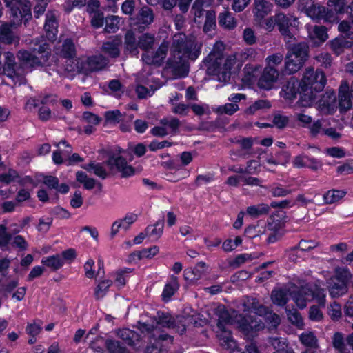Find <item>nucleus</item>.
<instances>
[{
  "label": "nucleus",
  "instance_id": "47",
  "mask_svg": "<svg viewBox=\"0 0 353 353\" xmlns=\"http://www.w3.org/2000/svg\"><path fill=\"white\" fill-rule=\"evenodd\" d=\"M83 168L90 172H93L95 175L102 179L105 178L107 176L105 170L100 163H91L88 165H84Z\"/></svg>",
  "mask_w": 353,
  "mask_h": 353
},
{
  "label": "nucleus",
  "instance_id": "34",
  "mask_svg": "<svg viewBox=\"0 0 353 353\" xmlns=\"http://www.w3.org/2000/svg\"><path fill=\"white\" fill-rule=\"evenodd\" d=\"M329 43L333 52L338 55L341 54L345 48L351 46L350 43L343 37H336L330 41Z\"/></svg>",
  "mask_w": 353,
  "mask_h": 353
},
{
  "label": "nucleus",
  "instance_id": "62",
  "mask_svg": "<svg viewBox=\"0 0 353 353\" xmlns=\"http://www.w3.org/2000/svg\"><path fill=\"white\" fill-rule=\"evenodd\" d=\"M18 176L17 172L14 170L9 169L5 172L0 170V181L6 183L14 181Z\"/></svg>",
  "mask_w": 353,
  "mask_h": 353
},
{
  "label": "nucleus",
  "instance_id": "16",
  "mask_svg": "<svg viewBox=\"0 0 353 353\" xmlns=\"http://www.w3.org/2000/svg\"><path fill=\"white\" fill-rule=\"evenodd\" d=\"M55 53L71 61L72 64L70 65H75L77 63L76 60H79V59H75L76 47L73 41L69 39H65L61 46L55 48Z\"/></svg>",
  "mask_w": 353,
  "mask_h": 353
},
{
  "label": "nucleus",
  "instance_id": "23",
  "mask_svg": "<svg viewBox=\"0 0 353 353\" xmlns=\"http://www.w3.org/2000/svg\"><path fill=\"white\" fill-rule=\"evenodd\" d=\"M58 23L57 21V13L55 12H48L46 14V20L44 26L46 37L50 41H53L57 34Z\"/></svg>",
  "mask_w": 353,
  "mask_h": 353
},
{
  "label": "nucleus",
  "instance_id": "19",
  "mask_svg": "<svg viewBox=\"0 0 353 353\" xmlns=\"http://www.w3.org/2000/svg\"><path fill=\"white\" fill-rule=\"evenodd\" d=\"M215 314L218 318L217 327L218 329H223L226 325L235 323L236 325V316L230 314L223 305H219L215 309Z\"/></svg>",
  "mask_w": 353,
  "mask_h": 353
},
{
  "label": "nucleus",
  "instance_id": "59",
  "mask_svg": "<svg viewBox=\"0 0 353 353\" xmlns=\"http://www.w3.org/2000/svg\"><path fill=\"white\" fill-rule=\"evenodd\" d=\"M289 321L296 326L301 327L303 325V322L300 313L296 310H289L287 313Z\"/></svg>",
  "mask_w": 353,
  "mask_h": 353
},
{
  "label": "nucleus",
  "instance_id": "58",
  "mask_svg": "<svg viewBox=\"0 0 353 353\" xmlns=\"http://www.w3.org/2000/svg\"><path fill=\"white\" fill-rule=\"evenodd\" d=\"M326 127V121L323 120H318L312 123L310 126V132L312 136L319 134L323 135L325 128Z\"/></svg>",
  "mask_w": 353,
  "mask_h": 353
},
{
  "label": "nucleus",
  "instance_id": "33",
  "mask_svg": "<svg viewBox=\"0 0 353 353\" xmlns=\"http://www.w3.org/2000/svg\"><path fill=\"white\" fill-rule=\"evenodd\" d=\"M319 245V242L314 240H301L299 242L298 247H294L290 250L289 259L292 261L294 260L292 255H294L299 249L303 251H309L316 248Z\"/></svg>",
  "mask_w": 353,
  "mask_h": 353
},
{
  "label": "nucleus",
  "instance_id": "30",
  "mask_svg": "<svg viewBox=\"0 0 353 353\" xmlns=\"http://www.w3.org/2000/svg\"><path fill=\"white\" fill-rule=\"evenodd\" d=\"M43 183L51 189H54L61 193H67L69 190V187L65 183L59 185V180L57 177L52 176H46L43 178Z\"/></svg>",
  "mask_w": 353,
  "mask_h": 353
},
{
  "label": "nucleus",
  "instance_id": "48",
  "mask_svg": "<svg viewBox=\"0 0 353 353\" xmlns=\"http://www.w3.org/2000/svg\"><path fill=\"white\" fill-rule=\"evenodd\" d=\"M131 271L130 269L125 268L120 270L114 274V285L117 289H120L123 287L126 283L125 274L130 273Z\"/></svg>",
  "mask_w": 353,
  "mask_h": 353
},
{
  "label": "nucleus",
  "instance_id": "28",
  "mask_svg": "<svg viewBox=\"0 0 353 353\" xmlns=\"http://www.w3.org/2000/svg\"><path fill=\"white\" fill-rule=\"evenodd\" d=\"M290 290H291V288L272 290L271 294L272 302L280 306L285 305L288 299V296L290 295Z\"/></svg>",
  "mask_w": 353,
  "mask_h": 353
},
{
  "label": "nucleus",
  "instance_id": "42",
  "mask_svg": "<svg viewBox=\"0 0 353 353\" xmlns=\"http://www.w3.org/2000/svg\"><path fill=\"white\" fill-rule=\"evenodd\" d=\"M333 346L339 353H351L344 342L343 334L336 332L333 336Z\"/></svg>",
  "mask_w": 353,
  "mask_h": 353
},
{
  "label": "nucleus",
  "instance_id": "32",
  "mask_svg": "<svg viewBox=\"0 0 353 353\" xmlns=\"http://www.w3.org/2000/svg\"><path fill=\"white\" fill-rule=\"evenodd\" d=\"M125 46L130 53L137 55L139 54V41H137L134 33L129 30L127 32L125 38Z\"/></svg>",
  "mask_w": 353,
  "mask_h": 353
},
{
  "label": "nucleus",
  "instance_id": "39",
  "mask_svg": "<svg viewBox=\"0 0 353 353\" xmlns=\"http://www.w3.org/2000/svg\"><path fill=\"white\" fill-rule=\"evenodd\" d=\"M169 102L172 105L171 111L172 113L181 117H185L188 114L190 105L174 102L173 99H170Z\"/></svg>",
  "mask_w": 353,
  "mask_h": 353
},
{
  "label": "nucleus",
  "instance_id": "22",
  "mask_svg": "<svg viewBox=\"0 0 353 353\" xmlns=\"http://www.w3.org/2000/svg\"><path fill=\"white\" fill-rule=\"evenodd\" d=\"M5 59L4 67L3 68L1 67V70L0 71V73L3 72L8 77L12 79L13 81H15V78H18L19 76L21 75V73L15 68L16 63L14 55V54L8 52L5 54ZM0 66H1V64Z\"/></svg>",
  "mask_w": 353,
  "mask_h": 353
},
{
  "label": "nucleus",
  "instance_id": "4",
  "mask_svg": "<svg viewBox=\"0 0 353 353\" xmlns=\"http://www.w3.org/2000/svg\"><path fill=\"white\" fill-rule=\"evenodd\" d=\"M219 43H216L213 50L207 57L208 61V71L209 73L219 76L221 74L224 81L230 78V70L238 61L237 55L230 54L224 58L221 50H216V47Z\"/></svg>",
  "mask_w": 353,
  "mask_h": 353
},
{
  "label": "nucleus",
  "instance_id": "40",
  "mask_svg": "<svg viewBox=\"0 0 353 353\" xmlns=\"http://www.w3.org/2000/svg\"><path fill=\"white\" fill-rule=\"evenodd\" d=\"M299 340L305 346L310 348H316L318 347L317 339L314 333L305 332L299 336Z\"/></svg>",
  "mask_w": 353,
  "mask_h": 353
},
{
  "label": "nucleus",
  "instance_id": "25",
  "mask_svg": "<svg viewBox=\"0 0 353 353\" xmlns=\"http://www.w3.org/2000/svg\"><path fill=\"white\" fill-rule=\"evenodd\" d=\"M348 90L349 85L345 82L342 83L339 88V106L341 109L344 110H347L352 107L351 99Z\"/></svg>",
  "mask_w": 353,
  "mask_h": 353
},
{
  "label": "nucleus",
  "instance_id": "6",
  "mask_svg": "<svg viewBox=\"0 0 353 353\" xmlns=\"http://www.w3.org/2000/svg\"><path fill=\"white\" fill-rule=\"evenodd\" d=\"M308 49L307 44L304 42L288 47L285 61L286 73L290 74L296 73L303 67L308 57Z\"/></svg>",
  "mask_w": 353,
  "mask_h": 353
},
{
  "label": "nucleus",
  "instance_id": "1",
  "mask_svg": "<svg viewBox=\"0 0 353 353\" xmlns=\"http://www.w3.org/2000/svg\"><path fill=\"white\" fill-rule=\"evenodd\" d=\"M201 46V43L194 36L188 37L183 33L174 35L168 65L175 77L182 78L188 74V61L199 57Z\"/></svg>",
  "mask_w": 353,
  "mask_h": 353
},
{
  "label": "nucleus",
  "instance_id": "41",
  "mask_svg": "<svg viewBox=\"0 0 353 353\" xmlns=\"http://www.w3.org/2000/svg\"><path fill=\"white\" fill-rule=\"evenodd\" d=\"M179 287L176 277H172L169 283L165 285L162 296L164 300L169 299L178 290Z\"/></svg>",
  "mask_w": 353,
  "mask_h": 353
},
{
  "label": "nucleus",
  "instance_id": "27",
  "mask_svg": "<svg viewBox=\"0 0 353 353\" xmlns=\"http://www.w3.org/2000/svg\"><path fill=\"white\" fill-rule=\"evenodd\" d=\"M137 23L143 25L144 28L154 21V13L151 8L144 6L140 9L136 18Z\"/></svg>",
  "mask_w": 353,
  "mask_h": 353
},
{
  "label": "nucleus",
  "instance_id": "35",
  "mask_svg": "<svg viewBox=\"0 0 353 353\" xmlns=\"http://www.w3.org/2000/svg\"><path fill=\"white\" fill-rule=\"evenodd\" d=\"M41 263L53 270H57L64 265V261L59 254L44 257L42 259Z\"/></svg>",
  "mask_w": 353,
  "mask_h": 353
},
{
  "label": "nucleus",
  "instance_id": "61",
  "mask_svg": "<svg viewBox=\"0 0 353 353\" xmlns=\"http://www.w3.org/2000/svg\"><path fill=\"white\" fill-rule=\"evenodd\" d=\"M269 341L276 351H283L287 348H290L287 345L285 339L272 337L270 339Z\"/></svg>",
  "mask_w": 353,
  "mask_h": 353
},
{
  "label": "nucleus",
  "instance_id": "14",
  "mask_svg": "<svg viewBox=\"0 0 353 353\" xmlns=\"http://www.w3.org/2000/svg\"><path fill=\"white\" fill-rule=\"evenodd\" d=\"M168 50V43L163 42L155 52L145 51L142 56L143 61L148 65H160Z\"/></svg>",
  "mask_w": 353,
  "mask_h": 353
},
{
  "label": "nucleus",
  "instance_id": "26",
  "mask_svg": "<svg viewBox=\"0 0 353 353\" xmlns=\"http://www.w3.org/2000/svg\"><path fill=\"white\" fill-rule=\"evenodd\" d=\"M348 291L347 285L341 281L331 279L329 285V292L332 297L337 298L345 294Z\"/></svg>",
  "mask_w": 353,
  "mask_h": 353
},
{
  "label": "nucleus",
  "instance_id": "13",
  "mask_svg": "<svg viewBox=\"0 0 353 353\" xmlns=\"http://www.w3.org/2000/svg\"><path fill=\"white\" fill-rule=\"evenodd\" d=\"M292 165L296 168H308L313 172H317L322 170L323 164L320 159L302 153L294 157Z\"/></svg>",
  "mask_w": 353,
  "mask_h": 353
},
{
  "label": "nucleus",
  "instance_id": "54",
  "mask_svg": "<svg viewBox=\"0 0 353 353\" xmlns=\"http://www.w3.org/2000/svg\"><path fill=\"white\" fill-rule=\"evenodd\" d=\"M239 108L236 103H226L223 105L218 106L215 112L219 114H225L228 115H232L239 110Z\"/></svg>",
  "mask_w": 353,
  "mask_h": 353
},
{
  "label": "nucleus",
  "instance_id": "37",
  "mask_svg": "<svg viewBox=\"0 0 353 353\" xmlns=\"http://www.w3.org/2000/svg\"><path fill=\"white\" fill-rule=\"evenodd\" d=\"M164 227L163 220L158 221L154 225H149L145 229L146 234L154 239H159L162 235Z\"/></svg>",
  "mask_w": 353,
  "mask_h": 353
},
{
  "label": "nucleus",
  "instance_id": "21",
  "mask_svg": "<svg viewBox=\"0 0 353 353\" xmlns=\"http://www.w3.org/2000/svg\"><path fill=\"white\" fill-rule=\"evenodd\" d=\"M279 77V72L276 68L265 65L260 77L259 83L263 88L270 89L273 83L277 81Z\"/></svg>",
  "mask_w": 353,
  "mask_h": 353
},
{
  "label": "nucleus",
  "instance_id": "60",
  "mask_svg": "<svg viewBox=\"0 0 353 353\" xmlns=\"http://www.w3.org/2000/svg\"><path fill=\"white\" fill-rule=\"evenodd\" d=\"M235 54L237 55L238 61L243 62L245 60L254 59L256 55V52L253 48H247Z\"/></svg>",
  "mask_w": 353,
  "mask_h": 353
},
{
  "label": "nucleus",
  "instance_id": "31",
  "mask_svg": "<svg viewBox=\"0 0 353 353\" xmlns=\"http://www.w3.org/2000/svg\"><path fill=\"white\" fill-rule=\"evenodd\" d=\"M219 23L227 29H233L236 25L237 22L232 14L228 10L221 12L219 15Z\"/></svg>",
  "mask_w": 353,
  "mask_h": 353
},
{
  "label": "nucleus",
  "instance_id": "57",
  "mask_svg": "<svg viewBox=\"0 0 353 353\" xmlns=\"http://www.w3.org/2000/svg\"><path fill=\"white\" fill-rule=\"evenodd\" d=\"M160 123L162 125L168 126L173 132H176L181 125V122L179 119L173 117L163 118L161 119Z\"/></svg>",
  "mask_w": 353,
  "mask_h": 353
},
{
  "label": "nucleus",
  "instance_id": "51",
  "mask_svg": "<svg viewBox=\"0 0 353 353\" xmlns=\"http://www.w3.org/2000/svg\"><path fill=\"white\" fill-rule=\"evenodd\" d=\"M269 108H270V104L267 100H257L247 108L245 112L247 114H253L259 110L268 109Z\"/></svg>",
  "mask_w": 353,
  "mask_h": 353
},
{
  "label": "nucleus",
  "instance_id": "2",
  "mask_svg": "<svg viewBox=\"0 0 353 353\" xmlns=\"http://www.w3.org/2000/svg\"><path fill=\"white\" fill-rule=\"evenodd\" d=\"M157 319H154L151 323L138 322V328L145 334L148 339H159L162 341H169L172 342V337L167 334H163L161 328L167 327L173 329L176 332L183 334L186 327L185 321L188 319L185 317L174 318L168 314L158 313Z\"/></svg>",
  "mask_w": 353,
  "mask_h": 353
},
{
  "label": "nucleus",
  "instance_id": "7",
  "mask_svg": "<svg viewBox=\"0 0 353 353\" xmlns=\"http://www.w3.org/2000/svg\"><path fill=\"white\" fill-rule=\"evenodd\" d=\"M50 50L48 45L44 43L40 45L38 49H34L32 52L19 50L17 53V58L28 70L35 66L45 65L50 57Z\"/></svg>",
  "mask_w": 353,
  "mask_h": 353
},
{
  "label": "nucleus",
  "instance_id": "29",
  "mask_svg": "<svg viewBox=\"0 0 353 353\" xmlns=\"http://www.w3.org/2000/svg\"><path fill=\"white\" fill-rule=\"evenodd\" d=\"M217 336L221 341V345L226 348L236 347V341L233 340L230 332L226 328L219 329Z\"/></svg>",
  "mask_w": 353,
  "mask_h": 353
},
{
  "label": "nucleus",
  "instance_id": "20",
  "mask_svg": "<svg viewBox=\"0 0 353 353\" xmlns=\"http://www.w3.org/2000/svg\"><path fill=\"white\" fill-rule=\"evenodd\" d=\"M273 8V4L268 0H254L253 14L256 21H261L269 14Z\"/></svg>",
  "mask_w": 353,
  "mask_h": 353
},
{
  "label": "nucleus",
  "instance_id": "5",
  "mask_svg": "<svg viewBox=\"0 0 353 353\" xmlns=\"http://www.w3.org/2000/svg\"><path fill=\"white\" fill-rule=\"evenodd\" d=\"M302 82V90L304 92L307 93L308 99L306 103H303V105H310L315 99L313 90L315 92L321 91L326 84V78L322 71H315L314 68H308L305 70Z\"/></svg>",
  "mask_w": 353,
  "mask_h": 353
},
{
  "label": "nucleus",
  "instance_id": "15",
  "mask_svg": "<svg viewBox=\"0 0 353 353\" xmlns=\"http://www.w3.org/2000/svg\"><path fill=\"white\" fill-rule=\"evenodd\" d=\"M276 26L280 32H288V30L296 28L299 25L298 18L293 14L280 12L275 14Z\"/></svg>",
  "mask_w": 353,
  "mask_h": 353
},
{
  "label": "nucleus",
  "instance_id": "3",
  "mask_svg": "<svg viewBox=\"0 0 353 353\" xmlns=\"http://www.w3.org/2000/svg\"><path fill=\"white\" fill-rule=\"evenodd\" d=\"M290 291L292 299L300 309L305 308L307 303L312 300L321 306L325 304V291L316 283L300 285L299 288L292 285Z\"/></svg>",
  "mask_w": 353,
  "mask_h": 353
},
{
  "label": "nucleus",
  "instance_id": "38",
  "mask_svg": "<svg viewBox=\"0 0 353 353\" xmlns=\"http://www.w3.org/2000/svg\"><path fill=\"white\" fill-rule=\"evenodd\" d=\"M346 194V192L341 190H331L323 195L325 203L332 204L339 201Z\"/></svg>",
  "mask_w": 353,
  "mask_h": 353
},
{
  "label": "nucleus",
  "instance_id": "12",
  "mask_svg": "<svg viewBox=\"0 0 353 353\" xmlns=\"http://www.w3.org/2000/svg\"><path fill=\"white\" fill-rule=\"evenodd\" d=\"M303 82H299L296 79L290 78L286 84L283 86L281 92L283 96L287 99H292L296 97L298 93L301 95V100L303 103L307 101V93L302 90Z\"/></svg>",
  "mask_w": 353,
  "mask_h": 353
},
{
  "label": "nucleus",
  "instance_id": "17",
  "mask_svg": "<svg viewBox=\"0 0 353 353\" xmlns=\"http://www.w3.org/2000/svg\"><path fill=\"white\" fill-rule=\"evenodd\" d=\"M297 4L298 10L312 19L318 18L321 10H324V6L319 5L315 0H299Z\"/></svg>",
  "mask_w": 353,
  "mask_h": 353
},
{
  "label": "nucleus",
  "instance_id": "9",
  "mask_svg": "<svg viewBox=\"0 0 353 353\" xmlns=\"http://www.w3.org/2000/svg\"><path fill=\"white\" fill-rule=\"evenodd\" d=\"M76 61L77 63L74 65H67L65 70L68 72L88 73L101 70L107 64L106 59L101 55L79 59Z\"/></svg>",
  "mask_w": 353,
  "mask_h": 353
},
{
  "label": "nucleus",
  "instance_id": "55",
  "mask_svg": "<svg viewBox=\"0 0 353 353\" xmlns=\"http://www.w3.org/2000/svg\"><path fill=\"white\" fill-rule=\"evenodd\" d=\"M110 286V283L108 280H104L99 282L94 290L96 298H103L108 292Z\"/></svg>",
  "mask_w": 353,
  "mask_h": 353
},
{
  "label": "nucleus",
  "instance_id": "53",
  "mask_svg": "<svg viewBox=\"0 0 353 353\" xmlns=\"http://www.w3.org/2000/svg\"><path fill=\"white\" fill-rule=\"evenodd\" d=\"M283 60V54L281 52H277L268 56L265 58V63L268 67L276 68L282 63Z\"/></svg>",
  "mask_w": 353,
  "mask_h": 353
},
{
  "label": "nucleus",
  "instance_id": "43",
  "mask_svg": "<svg viewBox=\"0 0 353 353\" xmlns=\"http://www.w3.org/2000/svg\"><path fill=\"white\" fill-rule=\"evenodd\" d=\"M351 276V273L347 268H337L335 269L334 276L332 279L348 285Z\"/></svg>",
  "mask_w": 353,
  "mask_h": 353
},
{
  "label": "nucleus",
  "instance_id": "49",
  "mask_svg": "<svg viewBox=\"0 0 353 353\" xmlns=\"http://www.w3.org/2000/svg\"><path fill=\"white\" fill-rule=\"evenodd\" d=\"M327 313L332 320L338 321L342 316L341 305L336 301L330 303L327 307Z\"/></svg>",
  "mask_w": 353,
  "mask_h": 353
},
{
  "label": "nucleus",
  "instance_id": "52",
  "mask_svg": "<svg viewBox=\"0 0 353 353\" xmlns=\"http://www.w3.org/2000/svg\"><path fill=\"white\" fill-rule=\"evenodd\" d=\"M76 177L77 181L82 183L85 189H92L95 185V181L83 172H77Z\"/></svg>",
  "mask_w": 353,
  "mask_h": 353
},
{
  "label": "nucleus",
  "instance_id": "64",
  "mask_svg": "<svg viewBox=\"0 0 353 353\" xmlns=\"http://www.w3.org/2000/svg\"><path fill=\"white\" fill-rule=\"evenodd\" d=\"M338 29L339 32L344 33L347 38L353 39V31L350 22L345 20L342 21L339 23Z\"/></svg>",
  "mask_w": 353,
  "mask_h": 353
},
{
  "label": "nucleus",
  "instance_id": "36",
  "mask_svg": "<svg viewBox=\"0 0 353 353\" xmlns=\"http://www.w3.org/2000/svg\"><path fill=\"white\" fill-rule=\"evenodd\" d=\"M269 211L270 206L265 203L249 206L246 210L247 214L254 218L259 217L263 214H267Z\"/></svg>",
  "mask_w": 353,
  "mask_h": 353
},
{
  "label": "nucleus",
  "instance_id": "46",
  "mask_svg": "<svg viewBox=\"0 0 353 353\" xmlns=\"http://www.w3.org/2000/svg\"><path fill=\"white\" fill-rule=\"evenodd\" d=\"M270 191L274 197H285L292 192V190L286 188L279 183L273 184Z\"/></svg>",
  "mask_w": 353,
  "mask_h": 353
},
{
  "label": "nucleus",
  "instance_id": "24",
  "mask_svg": "<svg viewBox=\"0 0 353 353\" xmlns=\"http://www.w3.org/2000/svg\"><path fill=\"white\" fill-rule=\"evenodd\" d=\"M206 268L207 265L205 262H199L194 268H188L184 270V278L190 281H196L202 277Z\"/></svg>",
  "mask_w": 353,
  "mask_h": 353
},
{
  "label": "nucleus",
  "instance_id": "50",
  "mask_svg": "<svg viewBox=\"0 0 353 353\" xmlns=\"http://www.w3.org/2000/svg\"><path fill=\"white\" fill-rule=\"evenodd\" d=\"M117 336L128 345L134 344V339L137 334L129 329L119 330L117 332Z\"/></svg>",
  "mask_w": 353,
  "mask_h": 353
},
{
  "label": "nucleus",
  "instance_id": "56",
  "mask_svg": "<svg viewBox=\"0 0 353 353\" xmlns=\"http://www.w3.org/2000/svg\"><path fill=\"white\" fill-rule=\"evenodd\" d=\"M316 19H323L325 22L334 23L337 21V16L334 11L324 7V10H321Z\"/></svg>",
  "mask_w": 353,
  "mask_h": 353
},
{
  "label": "nucleus",
  "instance_id": "63",
  "mask_svg": "<svg viewBox=\"0 0 353 353\" xmlns=\"http://www.w3.org/2000/svg\"><path fill=\"white\" fill-rule=\"evenodd\" d=\"M159 247L154 245L149 248L143 249L139 252V259H151L159 253Z\"/></svg>",
  "mask_w": 353,
  "mask_h": 353
},
{
  "label": "nucleus",
  "instance_id": "8",
  "mask_svg": "<svg viewBox=\"0 0 353 353\" xmlns=\"http://www.w3.org/2000/svg\"><path fill=\"white\" fill-rule=\"evenodd\" d=\"M243 312H254L261 316H264L269 329L276 328L280 323L279 316L273 313L269 308L261 305L255 299L246 298L242 303Z\"/></svg>",
  "mask_w": 353,
  "mask_h": 353
},
{
  "label": "nucleus",
  "instance_id": "18",
  "mask_svg": "<svg viewBox=\"0 0 353 353\" xmlns=\"http://www.w3.org/2000/svg\"><path fill=\"white\" fill-rule=\"evenodd\" d=\"M57 149L52 153V161L58 165L67 163L69 155L72 153V148L65 141L54 144Z\"/></svg>",
  "mask_w": 353,
  "mask_h": 353
},
{
  "label": "nucleus",
  "instance_id": "44",
  "mask_svg": "<svg viewBox=\"0 0 353 353\" xmlns=\"http://www.w3.org/2000/svg\"><path fill=\"white\" fill-rule=\"evenodd\" d=\"M310 36L312 38L317 39L321 42H324L328 38L327 29L323 26H315L310 32Z\"/></svg>",
  "mask_w": 353,
  "mask_h": 353
},
{
  "label": "nucleus",
  "instance_id": "11",
  "mask_svg": "<svg viewBox=\"0 0 353 353\" xmlns=\"http://www.w3.org/2000/svg\"><path fill=\"white\" fill-rule=\"evenodd\" d=\"M236 325L247 336H252L254 333L265 327V324L261 319L250 315L241 314L236 316Z\"/></svg>",
  "mask_w": 353,
  "mask_h": 353
},
{
  "label": "nucleus",
  "instance_id": "45",
  "mask_svg": "<svg viewBox=\"0 0 353 353\" xmlns=\"http://www.w3.org/2000/svg\"><path fill=\"white\" fill-rule=\"evenodd\" d=\"M154 42V37L150 34H143L139 37V47L145 51L152 46Z\"/></svg>",
  "mask_w": 353,
  "mask_h": 353
},
{
  "label": "nucleus",
  "instance_id": "10",
  "mask_svg": "<svg viewBox=\"0 0 353 353\" xmlns=\"http://www.w3.org/2000/svg\"><path fill=\"white\" fill-rule=\"evenodd\" d=\"M126 154L127 152L121 150L119 146H115L114 153H112V161H114V167L122 178L132 177L141 170L128 164L125 158Z\"/></svg>",
  "mask_w": 353,
  "mask_h": 353
}]
</instances>
